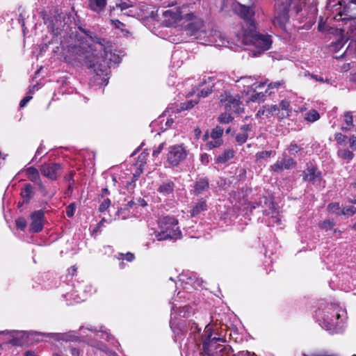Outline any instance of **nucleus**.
I'll list each match as a JSON object with an SVG mask.
<instances>
[{"label": "nucleus", "instance_id": "1", "mask_svg": "<svg viewBox=\"0 0 356 356\" xmlns=\"http://www.w3.org/2000/svg\"><path fill=\"white\" fill-rule=\"evenodd\" d=\"M75 58L82 62L97 75L106 74L112 64L120 63L121 58L113 51L111 44L104 38L87 35L79 45L70 49Z\"/></svg>", "mask_w": 356, "mask_h": 356}, {"label": "nucleus", "instance_id": "2", "mask_svg": "<svg viewBox=\"0 0 356 356\" xmlns=\"http://www.w3.org/2000/svg\"><path fill=\"white\" fill-rule=\"evenodd\" d=\"M165 17H169L172 23H186L185 31L186 34L199 38L205 34L204 24L202 19L195 16L193 13L183 14L181 10H167L163 12Z\"/></svg>", "mask_w": 356, "mask_h": 356}, {"label": "nucleus", "instance_id": "3", "mask_svg": "<svg viewBox=\"0 0 356 356\" xmlns=\"http://www.w3.org/2000/svg\"><path fill=\"white\" fill-rule=\"evenodd\" d=\"M305 3V0H276L274 17L272 19L273 25L284 29L289 19L290 6L294 4L296 11L298 13L302 9V4Z\"/></svg>", "mask_w": 356, "mask_h": 356}, {"label": "nucleus", "instance_id": "4", "mask_svg": "<svg viewBox=\"0 0 356 356\" xmlns=\"http://www.w3.org/2000/svg\"><path fill=\"white\" fill-rule=\"evenodd\" d=\"M177 225V220L173 217L164 216L161 218L159 221L160 232H155L157 240L180 238L181 233Z\"/></svg>", "mask_w": 356, "mask_h": 356}, {"label": "nucleus", "instance_id": "5", "mask_svg": "<svg viewBox=\"0 0 356 356\" xmlns=\"http://www.w3.org/2000/svg\"><path fill=\"white\" fill-rule=\"evenodd\" d=\"M238 87L243 88V92L248 95H251L249 98L250 101L255 102L257 100H263V92H257V90L263 88L266 82H258L254 76H243L237 81Z\"/></svg>", "mask_w": 356, "mask_h": 356}, {"label": "nucleus", "instance_id": "6", "mask_svg": "<svg viewBox=\"0 0 356 356\" xmlns=\"http://www.w3.org/2000/svg\"><path fill=\"white\" fill-rule=\"evenodd\" d=\"M344 311L337 305H328L323 312V326L327 330H332L339 324V318Z\"/></svg>", "mask_w": 356, "mask_h": 356}, {"label": "nucleus", "instance_id": "7", "mask_svg": "<svg viewBox=\"0 0 356 356\" xmlns=\"http://www.w3.org/2000/svg\"><path fill=\"white\" fill-rule=\"evenodd\" d=\"M243 42L245 44H253L257 49V53L259 54L269 49L272 44L270 35L255 32L245 33Z\"/></svg>", "mask_w": 356, "mask_h": 356}, {"label": "nucleus", "instance_id": "8", "mask_svg": "<svg viewBox=\"0 0 356 356\" xmlns=\"http://www.w3.org/2000/svg\"><path fill=\"white\" fill-rule=\"evenodd\" d=\"M187 156L188 151L184 145H172L168 148L167 161L170 165L177 166L185 160Z\"/></svg>", "mask_w": 356, "mask_h": 356}, {"label": "nucleus", "instance_id": "9", "mask_svg": "<svg viewBox=\"0 0 356 356\" xmlns=\"http://www.w3.org/2000/svg\"><path fill=\"white\" fill-rule=\"evenodd\" d=\"M220 103L227 111L240 113L243 111L241 102L237 97L225 93L220 96Z\"/></svg>", "mask_w": 356, "mask_h": 356}, {"label": "nucleus", "instance_id": "10", "mask_svg": "<svg viewBox=\"0 0 356 356\" xmlns=\"http://www.w3.org/2000/svg\"><path fill=\"white\" fill-rule=\"evenodd\" d=\"M40 170L43 176L51 180L56 179L62 173L60 165L55 163H44Z\"/></svg>", "mask_w": 356, "mask_h": 356}, {"label": "nucleus", "instance_id": "11", "mask_svg": "<svg viewBox=\"0 0 356 356\" xmlns=\"http://www.w3.org/2000/svg\"><path fill=\"white\" fill-rule=\"evenodd\" d=\"M223 131V129L219 126L216 127L211 130L210 136L212 140L206 143L207 149H211L219 147L223 144V140L222 139Z\"/></svg>", "mask_w": 356, "mask_h": 356}, {"label": "nucleus", "instance_id": "12", "mask_svg": "<svg viewBox=\"0 0 356 356\" xmlns=\"http://www.w3.org/2000/svg\"><path fill=\"white\" fill-rule=\"evenodd\" d=\"M296 161L291 158L284 156L279 159L273 165H270V169L276 172H280L284 170H290L296 166Z\"/></svg>", "mask_w": 356, "mask_h": 356}, {"label": "nucleus", "instance_id": "13", "mask_svg": "<svg viewBox=\"0 0 356 356\" xmlns=\"http://www.w3.org/2000/svg\"><path fill=\"white\" fill-rule=\"evenodd\" d=\"M212 336V327L210 325H207L204 328V334L202 339L203 348L205 352L210 351L211 347L213 343L217 341L223 342V340L220 337H211Z\"/></svg>", "mask_w": 356, "mask_h": 356}, {"label": "nucleus", "instance_id": "14", "mask_svg": "<svg viewBox=\"0 0 356 356\" xmlns=\"http://www.w3.org/2000/svg\"><path fill=\"white\" fill-rule=\"evenodd\" d=\"M31 218L30 229L33 232H40L43 228L44 212L42 210L34 211Z\"/></svg>", "mask_w": 356, "mask_h": 356}, {"label": "nucleus", "instance_id": "15", "mask_svg": "<svg viewBox=\"0 0 356 356\" xmlns=\"http://www.w3.org/2000/svg\"><path fill=\"white\" fill-rule=\"evenodd\" d=\"M265 204L268 206V209H265L264 213L266 216H270L269 223L272 225H280L281 219L278 217V211L275 204L270 200L266 201Z\"/></svg>", "mask_w": 356, "mask_h": 356}, {"label": "nucleus", "instance_id": "16", "mask_svg": "<svg viewBox=\"0 0 356 356\" xmlns=\"http://www.w3.org/2000/svg\"><path fill=\"white\" fill-rule=\"evenodd\" d=\"M279 107L275 104L263 106L257 113V116L260 118H270L279 113Z\"/></svg>", "mask_w": 356, "mask_h": 356}, {"label": "nucleus", "instance_id": "17", "mask_svg": "<svg viewBox=\"0 0 356 356\" xmlns=\"http://www.w3.org/2000/svg\"><path fill=\"white\" fill-rule=\"evenodd\" d=\"M305 179L313 183L320 184L321 181V173L314 167H309L305 172Z\"/></svg>", "mask_w": 356, "mask_h": 356}, {"label": "nucleus", "instance_id": "18", "mask_svg": "<svg viewBox=\"0 0 356 356\" xmlns=\"http://www.w3.org/2000/svg\"><path fill=\"white\" fill-rule=\"evenodd\" d=\"M234 12L244 19H250L254 14L252 8L245 6L241 3H236L234 6Z\"/></svg>", "mask_w": 356, "mask_h": 356}, {"label": "nucleus", "instance_id": "19", "mask_svg": "<svg viewBox=\"0 0 356 356\" xmlns=\"http://www.w3.org/2000/svg\"><path fill=\"white\" fill-rule=\"evenodd\" d=\"M179 280L182 282H186V284H190L194 288L200 286L202 285V280L196 277L195 275L191 274L188 277L184 275H180L179 276Z\"/></svg>", "mask_w": 356, "mask_h": 356}, {"label": "nucleus", "instance_id": "20", "mask_svg": "<svg viewBox=\"0 0 356 356\" xmlns=\"http://www.w3.org/2000/svg\"><path fill=\"white\" fill-rule=\"evenodd\" d=\"M107 0H88V7L92 11L99 13L104 11Z\"/></svg>", "mask_w": 356, "mask_h": 356}, {"label": "nucleus", "instance_id": "21", "mask_svg": "<svg viewBox=\"0 0 356 356\" xmlns=\"http://www.w3.org/2000/svg\"><path fill=\"white\" fill-rule=\"evenodd\" d=\"M26 174L30 181L37 184L40 186H42L39 172L36 168L33 167L28 168L27 169H26Z\"/></svg>", "mask_w": 356, "mask_h": 356}, {"label": "nucleus", "instance_id": "22", "mask_svg": "<svg viewBox=\"0 0 356 356\" xmlns=\"http://www.w3.org/2000/svg\"><path fill=\"white\" fill-rule=\"evenodd\" d=\"M134 6L135 2L133 1L121 0L120 3H116V6L111 9V15L115 14V13L118 10L122 12L127 10V8L134 7Z\"/></svg>", "mask_w": 356, "mask_h": 356}, {"label": "nucleus", "instance_id": "23", "mask_svg": "<svg viewBox=\"0 0 356 356\" xmlns=\"http://www.w3.org/2000/svg\"><path fill=\"white\" fill-rule=\"evenodd\" d=\"M250 131L251 127L250 125L246 124L242 126L241 128V132L236 134V142L240 145L245 143L248 138V132Z\"/></svg>", "mask_w": 356, "mask_h": 356}, {"label": "nucleus", "instance_id": "24", "mask_svg": "<svg viewBox=\"0 0 356 356\" xmlns=\"http://www.w3.org/2000/svg\"><path fill=\"white\" fill-rule=\"evenodd\" d=\"M76 289L77 290H76L75 293H77V294H67L65 296V297L67 298L69 296L70 298L73 299L74 302H79L83 301L86 298V290H83V291L82 292V286L80 284L76 286Z\"/></svg>", "mask_w": 356, "mask_h": 356}, {"label": "nucleus", "instance_id": "25", "mask_svg": "<svg viewBox=\"0 0 356 356\" xmlns=\"http://www.w3.org/2000/svg\"><path fill=\"white\" fill-rule=\"evenodd\" d=\"M235 152L232 149H225L216 159L218 163H224L234 157Z\"/></svg>", "mask_w": 356, "mask_h": 356}, {"label": "nucleus", "instance_id": "26", "mask_svg": "<svg viewBox=\"0 0 356 356\" xmlns=\"http://www.w3.org/2000/svg\"><path fill=\"white\" fill-rule=\"evenodd\" d=\"M174 184L172 181L162 183L158 188V192L162 195H168L172 193Z\"/></svg>", "mask_w": 356, "mask_h": 356}, {"label": "nucleus", "instance_id": "27", "mask_svg": "<svg viewBox=\"0 0 356 356\" xmlns=\"http://www.w3.org/2000/svg\"><path fill=\"white\" fill-rule=\"evenodd\" d=\"M211 38L209 42L213 43L216 46H223L225 44V40L222 36L221 33L218 31H214L210 34Z\"/></svg>", "mask_w": 356, "mask_h": 356}, {"label": "nucleus", "instance_id": "28", "mask_svg": "<svg viewBox=\"0 0 356 356\" xmlns=\"http://www.w3.org/2000/svg\"><path fill=\"white\" fill-rule=\"evenodd\" d=\"M47 335L57 341H71L74 337L72 333H49Z\"/></svg>", "mask_w": 356, "mask_h": 356}, {"label": "nucleus", "instance_id": "29", "mask_svg": "<svg viewBox=\"0 0 356 356\" xmlns=\"http://www.w3.org/2000/svg\"><path fill=\"white\" fill-rule=\"evenodd\" d=\"M207 206L206 204V201L200 200L198 202L195 206L193 208L191 213L193 216L198 215L202 211L207 210Z\"/></svg>", "mask_w": 356, "mask_h": 356}, {"label": "nucleus", "instance_id": "30", "mask_svg": "<svg viewBox=\"0 0 356 356\" xmlns=\"http://www.w3.org/2000/svg\"><path fill=\"white\" fill-rule=\"evenodd\" d=\"M209 187V182L205 179H200L195 186V191L197 194H200L207 190Z\"/></svg>", "mask_w": 356, "mask_h": 356}, {"label": "nucleus", "instance_id": "31", "mask_svg": "<svg viewBox=\"0 0 356 356\" xmlns=\"http://www.w3.org/2000/svg\"><path fill=\"white\" fill-rule=\"evenodd\" d=\"M33 195V188L30 184H26L24 188L22 189L21 195L22 197L26 202L29 201Z\"/></svg>", "mask_w": 356, "mask_h": 356}, {"label": "nucleus", "instance_id": "32", "mask_svg": "<svg viewBox=\"0 0 356 356\" xmlns=\"http://www.w3.org/2000/svg\"><path fill=\"white\" fill-rule=\"evenodd\" d=\"M338 156L344 160L350 161L354 157V154L348 149H341L338 151Z\"/></svg>", "mask_w": 356, "mask_h": 356}, {"label": "nucleus", "instance_id": "33", "mask_svg": "<svg viewBox=\"0 0 356 356\" xmlns=\"http://www.w3.org/2000/svg\"><path fill=\"white\" fill-rule=\"evenodd\" d=\"M275 155V152L274 151H262L257 153L256 159L257 161H260L261 159H265L270 156H274Z\"/></svg>", "mask_w": 356, "mask_h": 356}, {"label": "nucleus", "instance_id": "34", "mask_svg": "<svg viewBox=\"0 0 356 356\" xmlns=\"http://www.w3.org/2000/svg\"><path fill=\"white\" fill-rule=\"evenodd\" d=\"M320 118L318 113L315 110H312L306 113L305 119L309 122H315Z\"/></svg>", "mask_w": 356, "mask_h": 356}, {"label": "nucleus", "instance_id": "35", "mask_svg": "<svg viewBox=\"0 0 356 356\" xmlns=\"http://www.w3.org/2000/svg\"><path fill=\"white\" fill-rule=\"evenodd\" d=\"M233 119L234 118L231 115V114L228 113H222L218 117V121L220 123H222V124H229V122H231L233 120Z\"/></svg>", "mask_w": 356, "mask_h": 356}, {"label": "nucleus", "instance_id": "36", "mask_svg": "<svg viewBox=\"0 0 356 356\" xmlns=\"http://www.w3.org/2000/svg\"><path fill=\"white\" fill-rule=\"evenodd\" d=\"M280 106L281 109L285 113H282L281 118H284L285 116V114H286V115H289V106H290L289 102L285 99L282 100L280 103Z\"/></svg>", "mask_w": 356, "mask_h": 356}, {"label": "nucleus", "instance_id": "37", "mask_svg": "<svg viewBox=\"0 0 356 356\" xmlns=\"http://www.w3.org/2000/svg\"><path fill=\"white\" fill-rule=\"evenodd\" d=\"M319 226L322 229L327 232V231L333 229V227L334 226V222L330 220H326L322 222L319 225Z\"/></svg>", "mask_w": 356, "mask_h": 356}, {"label": "nucleus", "instance_id": "38", "mask_svg": "<svg viewBox=\"0 0 356 356\" xmlns=\"http://www.w3.org/2000/svg\"><path fill=\"white\" fill-rule=\"evenodd\" d=\"M148 156V153L143 152L138 156L137 163L139 165V168H141L145 163Z\"/></svg>", "mask_w": 356, "mask_h": 356}, {"label": "nucleus", "instance_id": "39", "mask_svg": "<svg viewBox=\"0 0 356 356\" xmlns=\"http://www.w3.org/2000/svg\"><path fill=\"white\" fill-rule=\"evenodd\" d=\"M328 210L330 212L336 213H341V207L339 203H331L327 207Z\"/></svg>", "mask_w": 356, "mask_h": 356}, {"label": "nucleus", "instance_id": "40", "mask_svg": "<svg viewBox=\"0 0 356 356\" xmlns=\"http://www.w3.org/2000/svg\"><path fill=\"white\" fill-rule=\"evenodd\" d=\"M118 258L122 260H127V261H132L135 257L131 252H127L126 254L120 253Z\"/></svg>", "mask_w": 356, "mask_h": 356}, {"label": "nucleus", "instance_id": "41", "mask_svg": "<svg viewBox=\"0 0 356 356\" xmlns=\"http://www.w3.org/2000/svg\"><path fill=\"white\" fill-rule=\"evenodd\" d=\"M347 136L343 135L341 133H338L335 135V140L341 145H346Z\"/></svg>", "mask_w": 356, "mask_h": 356}, {"label": "nucleus", "instance_id": "42", "mask_svg": "<svg viewBox=\"0 0 356 356\" xmlns=\"http://www.w3.org/2000/svg\"><path fill=\"white\" fill-rule=\"evenodd\" d=\"M356 213V207L349 206L341 210V214L351 216Z\"/></svg>", "mask_w": 356, "mask_h": 356}, {"label": "nucleus", "instance_id": "43", "mask_svg": "<svg viewBox=\"0 0 356 356\" xmlns=\"http://www.w3.org/2000/svg\"><path fill=\"white\" fill-rule=\"evenodd\" d=\"M111 205V200L108 198L105 199L99 205V211L104 212L107 210Z\"/></svg>", "mask_w": 356, "mask_h": 356}, {"label": "nucleus", "instance_id": "44", "mask_svg": "<svg viewBox=\"0 0 356 356\" xmlns=\"http://www.w3.org/2000/svg\"><path fill=\"white\" fill-rule=\"evenodd\" d=\"M213 84L209 86L207 89H202L198 92V97H206L212 92Z\"/></svg>", "mask_w": 356, "mask_h": 356}, {"label": "nucleus", "instance_id": "45", "mask_svg": "<svg viewBox=\"0 0 356 356\" xmlns=\"http://www.w3.org/2000/svg\"><path fill=\"white\" fill-rule=\"evenodd\" d=\"M16 226L18 229L24 230L26 227V221L24 218H19L15 221Z\"/></svg>", "mask_w": 356, "mask_h": 356}, {"label": "nucleus", "instance_id": "46", "mask_svg": "<svg viewBox=\"0 0 356 356\" xmlns=\"http://www.w3.org/2000/svg\"><path fill=\"white\" fill-rule=\"evenodd\" d=\"M344 121L348 126H353V118L350 112H347L344 114Z\"/></svg>", "mask_w": 356, "mask_h": 356}, {"label": "nucleus", "instance_id": "47", "mask_svg": "<svg viewBox=\"0 0 356 356\" xmlns=\"http://www.w3.org/2000/svg\"><path fill=\"white\" fill-rule=\"evenodd\" d=\"M75 204L74 203L70 204L66 209V215L68 217H72L75 212Z\"/></svg>", "mask_w": 356, "mask_h": 356}, {"label": "nucleus", "instance_id": "48", "mask_svg": "<svg viewBox=\"0 0 356 356\" xmlns=\"http://www.w3.org/2000/svg\"><path fill=\"white\" fill-rule=\"evenodd\" d=\"M284 84V82L283 81H275V82L269 83L268 87V89L278 88L280 86H282Z\"/></svg>", "mask_w": 356, "mask_h": 356}, {"label": "nucleus", "instance_id": "49", "mask_svg": "<svg viewBox=\"0 0 356 356\" xmlns=\"http://www.w3.org/2000/svg\"><path fill=\"white\" fill-rule=\"evenodd\" d=\"M197 104V102H196V101H190V102L183 104L181 108L186 109V110L190 109V108H193Z\"/></svg>", "mask_w": 356, "mask_h": 356}, {"label": "nucleus", "instance_id": "50", "mask_svg": "<svg viewBox=\"0 0 356 356\" xmlns=\"http://www.w3.org/2000/svg\"><path fill=\"white\" fill-rule=\"evenodd\" d=\"M349 146L353 150H356V136H352L350 138Z\"/></svg>", "mask_w": 356, "mask_h": 356}, {"label": "nucleus", "instance_id": "51", "mask_svg": "<svg viewBox=\"0 0 356 356\" xmlns=\"http://www.w3.org/2000/svg\"><path fill=\"white\" fill-rule=\"evenodd\" d=\"M164 143H161L154 151H153V156H157L161 152V151L163 150V147H164Z\"/></svg>", "mask_w": 356, "mask_h": 356}, {"label": "nucleus", "instance_id": "52", "mask_svg": "<svg viewBox=\"0 0 356 356\" xmlns=\"http://www.w3.org/2000/svg\"><path fill=\"white\" fill-rule=\"evenodd\" d=\"M200 160L202 163L207 164L209 162V156L207 154L204 153L201 154Z\"/></svg>", "mask_w": 356, "mask_h": 356}, {"label": "nucleus", "instance_id": "53", "mask_svg": "<svg viewBox=\"0 0 356 356\" xmlns=\"http://www.w3.org/2000/svg\"><path fill=\"white\" fill-rule=\"evenodd\" d=\"M32 97L31 96H26L25 97H24L20 103H19V106L20 107H24L26 105V104L31 99Z\"/></svg>", "mask_w": 356, "mask_h": 356}, {"label": "nucleus", "instance_id": "54", "mask_svg": "<svg viewBox=\"0 0 356 356\" xmlns=\"http://www.w3.org/2000/svg\"><path fill=\"white\" fill-rule=\"evenodd\" d=\"M288 149H289V152H291V154H293V153L298 152L299 148L296 144L291 143L289 146Z\"/></svg>", "mask_w": 356, "mask_h": 356}, {"label": "nucleus", "instance_id": "55", "mask_svg": "<svg viewBox=\"0 0 356 356\" xmlns=\"http://www.w3.org/2000/svg\"><path fill=\"white\" fill-rule=\"evenodd\" d=\"M237 356H255L254 353H251L250 352H241Z\"/></svg>", "mask_w": 356, "mask_h": 356}, {"label": "nucleus", "instance_id": "56", "mask_svg": "<svg viewBox=\"0 0 356 356\" xmlns=\"http://www.w3.org/2000/svg\"><path fill=\"white\" fill-rule=\"evenodd\" d=\"M71 354L72 356H79V350L76 348H71Z\"/></svg>", "mask_w": 356, "mask_h": 356}, {"label": "nucleus", "instance_id": "57", "mask_svg": "<svg viewBox=\"0 0 356 356\" xmlns=\"http://www.w3.org/2000/svg\"><path fill=\"white\" fill-rule=\"evenodd\" d=\"M212 79H213V78L211 76H208L207 79L204 77L202 79V86L204 84H206L207 82H211L213 81Z\"/></svg>", "mask_w": 356, "mask_h": 356}, {"label": "nucleus", "instance_id": "58", "mask_svg": "<svg viewBox=\"0 0 356 356\" xmlns=\"http://www.w3.org/2000/svg\"><path fill=\"white\" fill-rule=\"evenodd\" d=\"M112 23L117 27L119 28V25L122 24L119 20H111Z\"/></svg>", "mask_w": 356, "mask_h": 356}, {"label": "nucleus", "instance_id": "59", "mask_svg": "<svg viewBox=\"0 0 356 356\" xmlns=\"http://www.w3.org/2000/svg\"><path fill=\"white\" fill-rule=\"evenodd\" d=\"M195 133L196 136L198 137L201 134V131L199 128H197L195 129Z\"/></svg>", "mask_w": 356, "mask_h": 356}, {"label": "nucleus", "instance_id": "60", "mask_svg": "<svg viewBox=\"0 0 356 356\" xmlns=\"http://www.w3.org/2000/svg\"><path fill=\"white\" fill-rule=\"evenodd\" d=\"M313 77L318 81H320V82H323V79L321 78V77H318V76L315 75V76H313Z\"/></svg>", "mask_w": 356, "mask_h": 356}, {"label": "nucleus", "instance_id": "61", "mask_svg": "<svg viewBox=\"0 0 356 356\" xmlns=\"http://www.w3.org/2000/svg\"><path fill=\"white\" fill-rule=\"evenodd\" d=\"M25 356H37V355L33 352H27L26 353Z\"/></svg>", "mask_w": 356, "mask_h": 356}, {"label": "nucleus", "instance_id": "62", "mask_svg": "<svg viewBox=\"0 0 356 356\" xmlns=\"http://www.w3.org/2000/svg\"><path fill=\"white\" fill-rule=\"evenodd\" d=\"M41 148H38L36 151V153H35V156H38V155H40L42 152H41Z\"/></svg>", "mask_w": 356, "mask_h": 356}, {"label": "nucleus", "instance_id": "63", "mask_svg": "<svg viewBox=\"0 0 356 356\" xmlns=\"http://www.w3.org/2000/svg\"><path fill=\"white\" fill-rule=\"evenodd\" d=\"M208 138H209V134H208V133H206V134L204 135V136H203V139H204V140H207Z\"/></svg>", "mask_w": 356, "mask_h": 356}, {"label": "nucleus", "instance_id": "64", "mask_svg": "<svg viewBox=\"0 0 356 356\" xmlns=\"http://www.w3.org/2000/svg\"><path fill=\"white\" fill-rule=\"evenodd\" d=\"M353 79L355 82H356V73L353 74Z\"/></svg>", "mask_w": 356, "mask_h": 356}]
</instances>
